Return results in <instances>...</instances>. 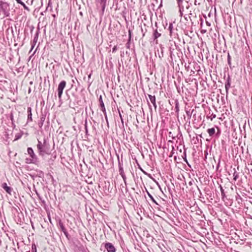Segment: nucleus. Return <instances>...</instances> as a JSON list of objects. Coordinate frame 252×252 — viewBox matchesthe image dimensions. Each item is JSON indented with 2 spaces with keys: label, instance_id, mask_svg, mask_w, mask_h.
<instances>
[{
  "label": "nucleus",
  "instance_id": "nucleus-39",
  "mask_svg": "<svg viewBox=\"0 0 252 252\" xmlns=\"http://www.w3.org/2000/svg\"><path fill=\"white\" fill-rule=\"evenodd\" d=\"M199 21L200 22V26L202 27L203 23V20L201 15H199Z\"/></svg>",
  "mask_w": 252,
  "mask_h": 252
},
{
  "label": "nucleus",
  "instance_id": "nucleus-44",
  "mask_svg": "<svg viewBox=\"0 0 252 252\" xmlns=\"http://www.w3.org/2000/svg\"><path fill=\"white\" fill-rule=\"evenodd\" d=\"M117 46H114V47L112 49V52L115 53L117 50Z\"/></svg>",
  "mask_w": 252,
  "mask_h": 252
},
{
  "label": "nucleus",
  "instance_id": "nucleus-4",
  "mask_svg": "<svg viewBox=\"0 0 252 252\" xmlns=\"http://www.w3.org/2000/svg\"><path fill=\"white\" fill-rule=\"evenodd\" d=\"M167 30L169 32V36L171 38H176L178 37V35L177 33V29L173 28L172 23L171 22L169 23Z\"/></svg>",
  "mask_w": 252,
  "mask_h": 252
},
{
  "label": "nucleus",
  "instance_id": "nucleus-7",
  "mask_svg": "<svg viewBox=\"0 0 252 252\" xmlns=\"http://www.w3.org/2000/svg\"><path fill=\"white\" fill-rule=\"evenodd\" d=\"M105 249L107 250V252H115L116 251V248L114 245L109 242L106 243L104 245Z\"/></svg>",
  "mask_w": 252,
  "mask_h": 252
},
{
  "label": "nucleus",
  "instance_id": "nucleus-49",
  "mask_svg": "<svg viewBox=\"0 0 252 252\" xmlns=\"http://www.w3.org/2000/svg\"><path fill=\"white\" fill-rule=\"evenodd\" d=\"M139 168L140 169L141 171H142L145 174H147V173L141 167V166L138 164Z\"/></svg>",
  "mask_w": 252,
  "mask_h": 252
},
{
  "label": "nucleus",
  "instance_id": "nucleus-50",
  "mask_svg": "<svg viewBox=\"0 0 252 252\" xmlns=\"http://www.w3.org/2000/svg\"><path fill=\"white\" fill-rule=\"evenodd\" d=\"M119 113H120L119 112ZM120 117L121 118V122H122V126L124 127V121H123V119L121 114H120Z\"/></svg>",
  "mask_w": 252,
  "mask_h": 252
},
{
  "label": "nucleus",
  "instance_id": "nucleus-63",
  "mask_svg": "<svg viewBox=\"0 0 252 252\" xmlns=\"http://www.w3.org/2000/svg\"><path fill=\"white\" fill-rule=\"evenodd\" d=\"M170 135H172V133H171V132H169V136H170Z\"/></svg>",
  "mask_w": 252,
  "mask_h": 252
},
{
  "label": "nucleus",
  "instance_id": "nucleus-30",
  "mask_svg": "<svg viewBox=\"0 0 252 252\" xmlns=\"http://www.w3.org/2000/svg\"><path fill=\"white\" fill-rule=\"evenodd\" d=\"M227 63L230 67L231 68V57L229 53L227 54Z\"/></svg>",
  "mask_w": 252,
  "mask_h": 252
},
{
  "label": "nucleus",
  "instance_id": "nucleus-42",
  "mask_svg": "<svg viewBox=\"0 0 252 252\" xmlns=\"http://www.w3.org/2000/svg\"><path fill=\"white\" fill-rule=\"evenodd\" d=\"M131 34H132V32L130 30H128V39H130V40H131Z\"/></svg>",
  "mask_w": 252,
  "mask_h": 252
},
{
  "label": "nucleus",
  "instance_id": "nucleus-27",
  "mask_svg": "<svg viewBox=\"0 0 252 252\" xmlns=\"http://www.w3.org/2000/svg\"><path fill=\"white\" fill-rule=\"evenodd\" d=\"M220 192H221V197H222V199H223L224 198L226 197L225 192H224V190L221 185L220 186Z\"/></svg>",
  "mask_w": 252,
  "mask_h": 252
},
{
  "label": "nucleus",
  "instance_id": "nucleus-3",
  "mask_svg": "<svg viewBox=\"0 0 252 252\" xmlns=\"http://www.w3.org/2000/svg\"><path fill=\"white\" fill-rule=\"evenodd\" d=\"M66 81L64 80L62 81L59 84L58 87L57 89L58 92V95L60 100L62 99V96L63 93V89L65 88L66 86Z\"/></svg>",
  "mask_w": 252,
  "mask_h": 252
},
{
  "label": "nucleus",
  "instance_id": "nucleus-34",
  "mask_svg": "<svg viewBox=\"0 0 252 252\" xmlns=\"http://www.w3.org/2000/svg\"><path fill=\"white\" fill-rule=\"evenodd\" d=\"M183 9H184L183 6H180V7H179V11H180V13L181 16H183Z\"/></svg>",
  "mask_w": 252,
  "mask_h": 252
},
{
  "label": "nucleus",
  "instance_id": "nucleus-15",
  "mask_svg": "<svg viewBox=\"0 0 252 252\" xmlns=\"http://www.w3.org/2000/svg\"><path fill=\"white\" fill-rule=\"evenodd\" d=\"M40 33V29L39 27L37 28L35 34L34 36V38L32 41H33L34 43H36L38 40V36Z\"/></svg>",
  "mask_w": 252,
  "mask_h": 252
},
{
  "label": "nucleus",
  "instance_id": "nucleus-64",
  "mask_svg": "<svg viewBox=\"0 0 252 252\" xmlns=\"http://www.w3.org/2000/svg\"><path fill=\"white\" fill-rule=\"evenodd\" d=\"M170 135H172V133H171V132H169V136H170Z\"/></svg>",
  "mask_w": 252,
  "mask_h": 252
},
{
  "label": "nucleus",
  "instance_id": "nucleus-25",
  "mask_svg": "<svg viewBox=\"0 0 252 252\" xmlns=\"http://www.w3.org/2000/svg\"><path fill=\"white\" fill-rule=\"evenodd\" d=\"M150 101L151 102V103L153 104L154 108H155V109L156 110L157 109V104H156V96L155 97H154L153 98H152Z\"/></svg>",
  "mask_w": 252,
  "mask_h": 252
},
{
  "label": "nucleus",
  "instance_id": "nucleus-26",
  "mask_svg": "<svg viewBox=\"0 0 252 252\" xmlns=\"http://www.w3.org/2000/svg\"><path fill=\"white\" fill-rule=\"evenodd\" d=\"M194 111V109L192 110L191 112H190V110H186V114H187V116L189 117V119L191 118L192 114L193 113V112Z\"/></svg>",
  "mask_w": 252,
  "mask_h": 252
},
{
  "label": "nucleus",
  "instance_id": "nucleus-29",
  "mask_svg": "<svg viewBox=\"0 0 252 252\" xmlns=\"http://www.w3.org/2000/svg\"><path fill=\"white\" fill-rule=\"evenodd\" d=\"M49 10L50 11H52V3L51 2V0H49L48 3V6L46 7V10Z\"/></svg>",
  "mask_w": 252,
  "mask_h": 252
},
{
  "label": "nucleus",
  "instance_id": "nucleus-31",
  "mask_svg": "<svg viewBox=\"0 0 252 252\" xmlns=\"http://www.w3.org/2000/svg\"><path fill=\"white\" fill-rule=\"evenodd\" d=\"M99 102L100 103V106L104 105V104L103 103V101L102 100V95H100L98 98Z\"/></svg>",
  "mask_w": 252,
  "mask_h": 252
},
{
  "label": "nucleus",
  "instance_id": "nucleus-53",
  "mask_svg": "<svg viewBox=\"0 0 252 252\" xmlns=\"http://www.w3.org/2000/svg\"><path fill=\"white\" fill-rule=\"evenodd\" d=\"M16 1V2L19 3V4H23V1H22L21 0H15Z\"/></svg>",
  "mask_w": 252,
  "mask_h": 252
},
{
  "label": "nucleus",
  "instance_id": "nucleus-12",
  "mask_svg": "<svg viewBox=\"0 0 252 252\" xmlns=\"http://www.w3.org/2000/svg\"><path fill=\"white\" fill-rule=\"evenodd\" d=\"M1 187L5 190L7 193L11 194L12 189L11 187L8 186L6 183H2L1 185Z\"/></svg>",
  "mask_w": 252,
  "mask_h": 252
},
{
  "label": "nucleus",
  "instance_id": "nucleus-13",
  "mask_svg": "<svg viewBox=\"0 0 252 252\" xmlns=\"http://www.w3.org/2000/svg\"><path fill=\"white\" fill-rule=\"evenodd\" d=\"M27 113H28V118H27V123H28L32 121V108L31 107H28Z\"/></svg>",
  "mask_w": 252,
  "mask_h": 252
},
{
  "label": "nucleus",
  "instance_id": "nucleus-46",
  "mask_svg": "<svg viewBox=\"0 0 252 252\" xmlns=\"http://www.w3.org/2000/svg\"><path fill=\"white\" fill-rule=\"evenodd\" d=\"M52 157L53 158H51V159H52V161H53L56 158V154L54 155V153L52 154Z\"/></svg>",
  "mask_w": 252,
  "mask_h": 252
},
{
  "label": "nucleus",
  "instance_id": "nucleus-61",
  "mask_svg": "<svg viewBox=\"0 0 252 252\" xmlns=\"http://www.w3.org/2000/svg\"><path fill=\"white\" fill-rule=\"evenodd\" d=\"M157 25H158V24H157V22H156L155 26V27L157 28L156 29H158V26H157Z\"/></svg>",
  "mask_w": 252,
  "mask_h": 252
},
{
  "label": "nucleus",
  "instance_id": "nucleus-33",
  "mask_svg": "<svg viewBox=\"0 0 252 252\" xmlns=\"http://www.w3.org/2000/svg\"><path fill=\"white\" fill-rule=\"evenodd\" d=\"M183 158H184V160L188 164V160H187V158H186V150H185L184 152V157H183Z\"/></svg>",
  "mask_w": 252,
  "mask_h": 252
},
{
  "label": "nucleus",
  "instance_id": "nucleus-10",
  "mask_svg": "<svg viewBox=\"0 0 252 252\" xmlns=\"http://www.w3.org/2000/svg\"><path fill=\"white\" fill-rule=\"evenodd\" d=\"M231 82V79L230 76L229 74H228L227 78L226 79V82L225 83V91H226V95H227V94L228 93V90H229V88H230Z\"/></svg>",
  "mask_w": 252,
  "mask_h": 252
},
{
  "label": "nucleus",
  "instance_id": "nucleus-6",
  "mask_svg": "<svg viewBox=\"0 0 252 252\" xmlns=\"http://www.w3.org/2000/svg\"><path fill=\"white\" fill-rule=\"evenodd\" d=\"M167 225L173 228L176 231H180V228L182 227V223L181 221H170L167 222Z\"/></svg>",
  "mask_w": 252,
  "mask_h": 252
},
{
  "label": "nucleus",
  "instance_id": "nucleus-36",
  "mask_svg": "<svg viewBox=\"0 0 252 252\" xmlns=\"http://www.w3.org/2000/svg\"><path fill=\"white\" fill-rule=\"evenodd\" d=\"M22 3H23V4H21V5L23 6L25 10H27L28 11H30V10L29 8V7L23 2Z\"/></svg>",
  "mask_w": 252,
  "mask_h": 252
},
{
  "label": "nucleus",
  "instance_id": "nucleus-32",
  "mask_svg": "<svg viewBox=\"0 0 252 252\" xmlns=\"http://www.w3.org/2000/svg\"><path fill=\"white\" fill-rule=\"evenodd\" d=\"M32 252H37L36 246L35 244H32Z\"/></svg>",
  "mask_w": 252,
  "mask_h": 252
},
{
  "label": "nucleus",
  "instance_id": "nucleus-14",
  "mask_svg": "<svg viewBox=\"0 0 252 252\" xmlns=\"http://www.w3.org/2000/svg\"><path fill=\"white\" fill-rule=\"evenodd\" d=\"M175 112L176 113L177 117H178L179 113V103L177 99L175 100Z\"/></svg>",
  "mask_w": 252,
  "mask_h": 252
},
{
  "label": "nucleus",
  "instance_id": "nucleus-59",
  "mask_svg": "<svg viewBox=\"0 0 252 252\" xmlns=\"http://www.w3.org/2000/svg\"><path fill=\"white\" fill-rule=\"evenodd\" d=\"M124 52H123V53H122V52H121V57H123V56H124Z\"/></svg>",
  "mask_w": 252,
  "mask_h": 252
},
{
  "label": "nucleus",
  "instance_id": "nucleus-40",
  "mask_svg": "<svg viewBox=\"0 0 252 252\" xmlns=\"http://www.w3.org/2000/svg\"><path fill=\"white\" fill-rule=\"evenodd\" d=\"M10 119L11 120V122H14V116L12 112L10 113Z\"/></svg>",
  "mask_w": 252,
  "mask_h": 252
},
{
  "label": "nucleus",
  "instance_id": "nucleus-17",
  "mask_svg": "<svg viewBox=\"0 0 252 252\" xmlns=\"http://www.w3.org/2000/svg\"><path fill=\"white\" fill-rule=\"evenodd\" d=\"M100 2V3L101 5L102 8V12L103 13L105 7H106V0H98Z\"/></svg>",
  "mask_w": 252,
  "mask_h": 252
},
{
  "label": "nucleus",
  "instance_id": "nucleus-24",
  "mask_svg": "<svg viewBox=\"0 0 252 252\" xmlns=\"http://www.w3.org/2000/svg\"><path fill=\"white\" fill-rule=\"evenodd\" d=\"M26 162L27 163H28V164H30V163H33V164H36L38 162V161H34L33 160H32V158H26Z\"/></svg>",
  "mask_w": 252,
  "mask_h": 252
},
{
  "label": "nucleus",
  "instance_id": "nucleus-9",
  "mask_svg": "<svg viewBox=\"0 0 252 252\" xmlns=\"http://www.w3.org/2000/svg\"><path fill=\"white\" fill-rule=\"evenodd\" d=\"M161 35V33L158 32L157 29H154L152 37H153L154 41H155V43L156 44H158V37H160Z\"/></svg>",
  "mask_w": 252,
  "mask_h": 252
},
{
  "label": "nucleus",
  "instance_id": "nucleus-1",
  "mask_svg": "<svg viewBox=\"0 0 252 252\" xmlns=\"http://www.w3.org/2000/svg\"><path fill=\"white\" fill-rule=\"evenodd\" d=\"M38 140L37 149L39 156L44 157L45 155L51 154L52 150L50 149V146L47 139L44 138L43 142Z\"/></svg>",
  "mask_w": 252,
  "mask_h": 252
},
{
  "label": "nucleus",
  "instance_id": "nucleus-60",
  "mask_svg": "<svg viewBox=\"0 0 252 252\" xmlns=\"http://www.w3.org/2000/svg\"><path fill=\"white\" fill-rule=\"evenodd\" d=\"M33 29H34V27L32 26V27L31 30V32H32V31H33Z\"/></svg>",
  "mask_w": 252,
  "mask_h": 252
},
{
  "label": "nucleus",
  "instance_id": "nucleus-55",
  "mask_svg": "<svg viewBox=\"0 0 252 252\" xmlns=\"http://www.w3.org/2000/svg\"><path fill=\"white\" fill-rule=\"evenodd\" d=\"M182 225H183V226H182V227H183L184 228H185V229H186V228L188 229V225H187V224H182Z\"/></svg>",
  "mask_w": 252,
  "mask_h": 252
},
{
  "label": "nucleus",
  "instance_id": "nucleus-62",
  "mask_svg": "<svg viewBox=\"0 0 252 252\" xmlns=\"http://www.w3.org/2000/svg\"><path fill=\"white\" fill-rule=\"evenodd\" d=\"M91 74H90L89 75H88V78L90 79L91 78Z\"/></svg>",
  "mask_w": 252,
  "mask_h": 252
},
{
  "label": "nucleus",
  "instance_id": "nucleus-22",
  "mask_svg": "<svg viewBox=\"0 0 252 252\" xmlns=\"http://www.w3.org/2000/svg\"><path fill=\"white\" fill-rule=\"evenodd\" d=\"M235 198L236 200L238 202L239 204L242 203L243 201V199L238 193L237 194V195L235 196Z\"/></svg>",
  "mask_w": 252,
  "mask_h": 252
},
{
  "label": "nucleus",
  "instance_id": "nucleus-58",
  "mask_svg": "<svg viewBox=\"0 0 252 252\" xmlns=\"http://www.w3.org/2000/svg\"><path fill=\"white\" fill-rule=\"evenodd\" d=\"M208 155V153H207V151H206L205 152V158H207V156Z\"/></svg>",
  "mask_w": 252,
  "mask_h": 252
},
{
  "label": "nucleus",
  "instance_id": "nucleus-21",
  "mask_svg": "<svg viewBox=\"0 0 252 252\" xmlns=\"http://www.w3.org/2000/svg\"><path fill=\"white\" fill-rule=\"evenodd\" d=\"M233 170L234 171V173L233 174V179H234V180L236 181L239 177V173H238L236 171L235 168H234Z\"/></svg>",
  "mask_w": 252,
  "mask_h": 252
},
{
  "label": "nucleus",
  "instance_id": "nucleus-52",
  "mask_svg": "<svg viewBox=\"0 0 252 252\" xmlns=\"http://www.w3.org/2000/svg\"><path fill=\"white\" fill-rule=\"evenodd\" d=\"M176 89L177 90V92L178 93L180 94L181 93V89L179 86H176Z\"/></svg>",
  "mask_w": 252,
  "mask_h": 252
},
{
  "label": "nucleus",
  "instance_id": "nucleus-18",
  "mask_svg": "<svg viewBox=\"0 0 252 252\" xmlns=\"http://www.w3.org/2000/svg\"><path fill=\"white\" fill-rule=\"evenodd\" d=\"M147 194L153 203H154L158 206H160L158 202L155 199V198L153 197V196L148 191H147Z\"/></svg>",
  "mask_w": 252,
  "mask_h": 252
},
{
  "label": "nucleus",
  "instance_id": "nucleus-19",
  "mask_svg": "<svg viewBox=\"0 0 252 252\" xmlns=\"http://www.w3.org/2000/svg\"><path fill=\"white\" fill-rule=\"evenodd\" d=\"M100 107H101V111L103 112V113L105 116V118L106 119V122H107V124H108V119H107V114H106V109L105 108V106L104 105L101 106H100Z\"/></svg>",
  "mask_w": 252,
  "mask_h": 252
},
{
  "label": "nucleus",
  "instance_id": "nucleus-48",
  "mask_svg": "<svg viewBox=\"0 0 252 252\" xmlns=\"http://www.w3.org/2000/svg\"><path fill=\"white\" fill-rule=\"evenodd\" d=\"M148 96L150 100H151L154 97H155V95H152L151 94H148Z\"/></svg>",
  "mask_w": 252,
  "mask_h": 252
},
{
  "label": "nucleus",
  "instance_id": "nucleus-28",
  "mask_svg": "<svg viewBox=\"0 0 252 252\" xmlns=\"http://www.w3.org/2000/svg\"><path fill=\"white\" fill-rule=\"evenodd\" d=\"M59 225L63 232L66 230L62 221H59Z\"/></svg>",
  "mask_w": 252,
  "mask_h": 252
},
{
  "label": "nucleus",
  "instance_id": "nucleus-5",
  "mask_svg": "<svg viewBox=\"0 0 252 252\" xmlns=\"http://www.w3.org/2000/svg\"><path fill=\"white\" fill-rule=\"evenodd\" d=\"M117 158H118V160L119 172L120 175L122 177L124 182L126 183V176L124 173V169H123V162H120L119 155H117Z\"/></svg>",
  "mask_w": 252,
  "mask_h": 252
},
{
  "label": "nucleus",
  "instance_id": "nucleus-23",
  "mask_svg": "<svg viewBox=\"0 0 252 252\" xmlns=\"http://www.w3.org/2000/svg\"><path fill=\"white\" fill-rule=\"evenodd\" d=\"M220 224L222 226V227L225 230H226L228 227V224L226 221H220Z\"/></svg>",
  "mask_w": 252,
  "mask_h": 252
},
{
  "label": "nucleus",
  "instance_id": "nucleus-37",
  "mask_svg": "<svg viewBox=\"0 0 252 252\" xmlns=\"http://www.w3.org/2000/svg\"><path fill=\"white\" fill-rule=\"evenodd\" d=\"M21 137H22V134H17L15 135V138L14 140H17L19 139L20 138H21Z\"/></svg>",
  "mask_w": 252,
  "mask_h": 252
},
{
  "label": "nucleus",
  "instance_id": "nucleus-51",
  "mask_svg": "<svg viewBox=\"0 0 252 252\" xmlns=\"http://www.w3.org/2000/svg\"><path fill=\"white\" fill-rule=\"evenodd\" d=\"M35 44L36 43H34L33 41H32V47L31 50L33 49Z\"/></svg>",
  "mask_w": 252,
  "mask_h": 252
},
{
  "label": "nucleus",
  "instance_id": "nucleus-2",
  "mask_svg": "<svg viewBox=\"0 0 252 252\" xmlns=\"http://www.w3.org/2000/svg\"><path fill=\"white\" fill-rule=\"evenodd\" d=\"M10 4L2 0H0V13H2L3 14V17H10Z\"/></svg>",
  "mask_w": 252,
  "mask_h": 252
},
{
  "label": "nucleus",
  "instance_id": "nucleus-57",
  "mask_svg": "<svg viewBox=\"0 0 252 252\" xmlns=\"http://www.w3.org/2000/svg\"><path fill=\"white\" fill-rule=\"evenodd\" d=\"M12 125L13 128H15L16 127V125H15L14 122H12Z\"/></svg>",
  "mask_w": 252,
  "mask_h": 252
},
{
  "label": "nucleus",
  "instance_id": "nucleus-56",
  "mask_svg": "<svg viewBox=\"0 0 252 252\" xmlns=\"http://www.w3.org/2000/svg\"><path fill=\"white\" fill-rule=\"evenodd\" d=\"M198 140H199L198 137L197 136H196V140L194 142V144H196L197 142H198Z\"/></svg>",
  "mask_w": 252,
  "mask_h": 252
},
{
  "label": "nucleus",
  "instance_id": "nucleus-16",
  "mask_svg": "<svg viewBox=\"0 0 252 252\" xmlns=\"http://www.w3.org/2000/svg\"><path fill=\"white\" fill-rule=\"evenodd\" d=\"M45 115L42 114L40 117V121L38 122V126H39V127L41 128L42 126L43 123L45 121Z\"/></svg>",
  "mask_w": 252,
  "mask_h": 252
},
{
  "label": "nucleus",
  "instance_id": "nucleus-54",
  "mask_svg": "<svg viewBox=\"0 0 252 252\" xmlns=\"http://www.w3.org/2000/svg\"><path fill=\"white\" fill-rule=\"evenodd\" d=\"M211 120H212L213 119L215 118L216 117V115L215 114H212V115H211Z\"/></svg>",
  "mask_w": 252,
  "mask_h": 252
},
{
  "label": "nucleus",
  "instance_id": "nucleus-20",
  "mask_svg": "<svg viewBox=\"0 0 252 252\" xmlns=\"http://www.w3.org/2000/svg\"><path fill=\"white\" fill-rule=\"evenodd\" d=\"M207 132L210 136H212L215 133V129L214 127L207 129Z\"/></svg>",
  "mask_w": 252,
  "mask_h": 252
},
{
  "label": "nucleus",
  "instance_id": "nucleus-11",
  "mask_svg": "<svg viewBox=\"0 0 252 252\" xmlns=\"http://www.w3.org/2000/svg\"><path fill=\"white\" fill-rule=\"evenodd\" d=\"M35 192H36V194H37V195L38 196L39 199L41 201V205L43 207V208L45 209V210L47 211V210L49 208H48V205L46 203V201H45V200L42 199V198H41V197L40 196V195H39V194L37 192V191L36 190H35Z\"/></svg>",
  "mask_w": 252,
  "mask_h": 252
},
{
  "label": "nucleus",
  "instance_id": "nucleus-8",
  "mask_svg": "<svg viewBox=\"0 0 252 252\" xmlns=\"http://www.w3.org/2000/svg\"><path fill=\"white\" fill-rule=\"evenodd\" d=\"M27 152L28 154L32 158V160L34 161H38V158L37 156L35 155V154L34 153V151L32 148L29 147L27 149Z\"/></svg>",
  "mask_w": 252,
  "mask_h": 252
},
{
  "label": "nucleus",
  "instance_id": "nucleus-41",
  "mask_svg": "<svg viewBox=\"0 0 252 252\" xmlns=\"http://www.w3.org/2000/svg\"><path fill=\"white\" fill-rule=\"evenodd\" d=\"M63 232L64 234L65 235L66 237L68 239H69V235L68 232H67V231L66 230V231H64Z\"/></svg>",
  "mask_w": 252,
  "mask_h": 252
},
{
  "label": "nucleus",
  "instance_id": "nucleus-35",
  "mask_svg": "<svg viewBox=\"0 0 252 252\" xmlns=\"http://www.w3.org/2000/svg\"><path fill=\"white\" fill-rule=\"evenodd\" d=\"M130 39H128L127 43H126V47L127 48V49H129L130 48Z\"/></svg>",
  "mask_w": 252,
  "mask_h": 252
},
{
  "label": "nucleus",
  "instance_id": "nucleus-47",
  "mask_svg": "<svg viewBox=\"0 0 252 252\" xmlns=\"http://www.w3.org/2000/svg\"><path fill=\"white\" fill-rule=\"evenodd\" d=\"M220 158L219 159L218 163V164L217 165V167H216V169H217V170H218V169H219V168L220 167Z\"/></svg>",
  "mask_w": 252,
  "mask_h": 252
},
{
  "label": "nucleus",
  "instance_id": "nucleus-43",
  "mask_svg": "<svg viewBox=\"0 0 252 252\" xmlns=\"http://www.w3.org/2000/svg\"><path fill=\"white\" fill-rule=\"evenodd\" d=\"M177 3H178V4L179 5V7H180V6H181V4L183 2V0H177Z\"/></svg>",
  "mask_w": 252,
  "mask_h": 252
},
{
  "label": "nucleus",
  "instance_id": "nucleus-45",
  "mask_svg": "<svg viewBox=\"0 0 252 252\" xmlns=\"http://www.w3.org/2000/svg\"><path fill=\"white\" fill-rule=\"evenodd\" d=\"M46 222H47V221H43V223L40 224L41 226H42V227L43 228H44L46 227L45 224L46 223Z\"/></svg>",
  "mask_w": 252,
  "mask_h": 252
},
{
  "label": "nucleus",
  "instance_id": "nucleus-38",
  "mask_svg": "<svg viewBox=\"0 0 252 252\" xmlns=\"http://www.w3.org/2000/svg\"><path fill=\"white\" fill-rule=\"evenodd\" d=\"M85 133H86V135H88V130L87 125V121H86V122H85Z\"/></svg>",
  "mask_w": 252,
  "mask_h": 252
}]
</instances>
